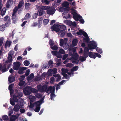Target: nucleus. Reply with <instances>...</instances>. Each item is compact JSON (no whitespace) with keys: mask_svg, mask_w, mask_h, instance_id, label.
<instances>
[{"mask_svg":"<svg viewBox=\"0 0 121 121\" xmlns=\"http://www.w3.org/2000/svg\"><path fill=\"white\" fill-rule=\"evenodd\" d=\"M30 14L29 13H27L25 17V20H26L30 18Z\"/></svg>","mask_w":121,"mask_h":121,"instance_id":"nucleus-47","label":"nucleus"},{"mask_svg":"<svg viewBox=\"0 0 121 121\" xmlns=\"http://www.w3.org/2000/svg\"><path fill=\"white\" fill-rule=\"evenodd\" d=\"M89 56L91 58L95 59V53L94 54L91 52H89Z\"/></svg>","mask_w":121,"mask_h":121,"instance_id":"nucleus-18","label":"nucleus"},{"mask_svg":"<svg viewBox=\"0 0 121 121\" xmlns=\"http://www.w3.org/2000/svg\"><path fill=\"white\" fill-rule=\"evenodd\" d=\"M69 4L67 1L64 2L62 4V6L64 7H68L69 5Z\"/></svg>","mask_w":121,"mask_h":121,"instance_id":"nucleus-23","label":"nucleus"},{"mask_svg":"<svg viewBox=\"0 0 121 121\" xmlns=\"http://www.w3.org/2000/svg\"><path fill=\"white\" fill-rule=\"evenodd\" d=\"M59 28H60V29H62V30H65L66 29V26L64 25H61L59 26Z\"/></svg>","mask_w":121,"mask_h":121,"instance_id":"nucleus-37","label":"nucleus"},{"mask_svg":"<svg viewBox=\"0 0 121 121\" xmlns=\"http://www.w3.org/2000/svg\"><path fill=\"white\" fill-rule=\"evenodd\" d=\"M17 96L19 98H21L20 97H22V94L21 92H19L17 94Z\"/></svg>","mask_w":121,"mask_h":121,"instance_id":"nucleus-54","label":"nucleus"},{"mask_svg":"<svg viewBox=\"0 0 121 121\" xmlns=\"http://www.w3.org/2000/svg\"><path fill=\"white\" fill-rule=\"evenodd\" d=\"M18 116H17L15 115H12L11 116L10 119V121H15L18 118Z\"/></svg>","mask_w":121,"mask_h":121,"instance_id":"nucleus-16","label":"nucleus"},{"mask_svg":"<svg viewBox=\"0 0 121 121\" xmlns=\"http://www.w3.org/2000/svg\"><path fill=\"white\" fill-rule=\"evenodd\" d=\"M44 102V98H43L35 102L34 104L35 107H40L41 105Z\"/></svg>","mask_w":121,"mask_h":121,"instance_id":"nucleus-7","label":"nucleus"},{"mask_svg":"<svg viewBox=\"0 0 121 121\" xmlns=\"http://www.w3.org/2000/svg\"><path fill=\"white\" fill-rule=\"evenodd\" d=\"M35 95L37 98H41L42 97V95L40 93H36V94H35Z\"/></svg>","mask_w":121,"mask_h":121,"instance_id":"nucleus-24","label":"nucleus"},{"mask_svg":"<svg viewBox=\"0 0 121 121\" xmlns=\"http://www.w3.org/2000/svg\"><path fill=\"white\" fill-rule=\"evenodd\" d=\"M48 65L50 67H52L53 66V63L52 60H49L48 62Z\"/></svg>","mask_w":121,"mask_h":121,"instance_id":"nucleus-52","label":"nucleus"},{"mask_svg":"<svg viewBox=\"0 0 121 121\" xmlns=\"http://www.w3.org/2000/svg\"><path fill=\"white\" fill-rule=\"evenodd\" d=\"M19 98L16 95L14 94L13 96V99L15 102H17L18 101Z\"/></svg>","mask_w":121,"mask_h":121,"instance_id":"nucleus-21","label":"nucleus"},{"mask_svg":"<svg viewBox=\"0 0 121 121\" xmlns=\"http://www.w3.org/2000/svg\"><path fill=\"white\" fill-rule=\"evenodd\" d=\"M66 31L65 30H60L59 32V34L61 37H63L64 36L65 33Z\"/></svg>","mask_w":121,"mask_h":121,"instance_id":"nucleus-19","label":"nucleus"},{"mask_svg":"<svg viewBox=\"0 0 121 121\" xmlns=\"http://www.w3.org/2000/svg\"><path fill=\"white\" fill-rule=\"evenodd\" d=\"M11 20L10 18H9V19L5 23V26H9L10 24Z\"/></svg>","mask_w":121,"mask_h":121,"instance_id":"nucleus-30","label":"nucleus"},{"mask_svg":"<svg viewBox=\"0 0 121 121\" xmlns=\"http://www.w3.org/2000/svg\"><path fill=\"white\" fill-rule=\"evenodd\" d=\"M88 44V47L90 49L91 51L93 49H95L97 47V44L94 41H90Z\"/></svg>","mask_w":121,"mask_h":121,"instance_id":"nucleus-2","label":"nucleus"},{"mask_svg":"<svg viewBox=\"0 0 121 121\" xmlns=\"http://www.w3.org/2000/svg\"><path fill=\"white\" fill-rule=\"evenodd\" d=\"M78 68V66H75L73 67L72 69H71V71L72 72H73L74 71H77Z\"/></svg>","mask_w":121,"mask_h":121,"instance_id":"nucleus-29","label":"nucleus"},{"mask_svg":"<svg viewBox=\"0 0 121 121\" xmlns=\"http://www.w3.org/2000/svg\"><path fill=\"white\" fill-rule=\"evenodd\" d=\"M59 52V53L61 54H64L65 53V51L62 48L60 49Z\"/></svg>","mask_w":121,"mask_h":121,"instance_id":"nucleus-43","label":"nucleus"},{"mask_svg":"<svg viewBox=\"0 0 121 121\" xmlns=\"http://www.w3.org/2000/svg\"><path fill=\"white\" fill-rule=\"evenodd\" d=\"M38 90L35 88H32L31 91V93L32 92L36 94L38 92Z\"/></svg>","mask_w":121,"mask_h":121,"instance_id":"nucleus-33","label":"nucleus"},{"mask_svg":"<svg viewBox=\"0 0 121 121\" xmlns=\"http://www.w3.org/2000/svg\"><path fill=\"white\" fill-rule=\"evenodd\" d=\"M10 104L13 106L15 105V103L13 99H10Z\"/></svg>","mask_w":121,"mask_h":121,"instance_id":"nucleus-62","label":"nucleus"},{"mask_svg":"<svg viewBox=\"0 0 121 121\" xmlns=\"http://www.w3.org/2000/svg\"><path fill=\"white\" fill-rule=\"evenodd\" d=\"M20 108V106L18 104L15 105L13 108L14 111L16 112L18 111Z\"/></svg>","mask_w":121,"mask_h":121,"instance_id":"nucleus-17","label":"nucleus"},{"mask_svg":"<svg viewBox=\"0 0 121 121\" xmlns=\"http://www.w3.org/2000/svg\"><path fill=\"white\" fill-rule=\"evenodd\" d=\"M52 54L54 56H56L58 52L57 51H52Z\"/></svg>","mask_w":121,"mask_h":121,"instance_id":"nucleus-50","label":"nucleus"},{"mask_svg":"<svg viewBox=\"0 0 121 121\" xmlns=\"http://www.w3.org/2000/svg\"><path fill=\"white\" fill-rule=\"evenodd\" d=\"M40 107H36V108L34 109V111L36 112H38L39 111Z\"/></svg>","mask_w":121,"mask_h":121,"instance_id":"nucleus-49","label":"nucleus"},{"mask_svg":"<svg viewBox=\"0 0 121 121\" xmlns=\"http://www.w3.org/2000/svg\"><path fill=\"white\" fill-rule=\"evenodd\" d=\"M56 56L58 58H62V56L58 52Z\"/></svg>","mask_w":121,"mask_h":121,"instance_id":"nucleus-58","label":"nucleus"},{"mask_svg":"<svg viewBox=\"0 0 121 121\" xmlns=\"http://www.w3.org/2000/svg\"><path fill=\"white\" fill-rule=\"evenodd\" d=\"M5 25H2L0 26V31H3L5 30Z\"/></svg>","mask_w":121,"mask_h":121,"instance_id":"nucleus-28","label":"nucleus"},{"mask_svg":"<svg viewBox=\"0 0 121 121\" xmlns=\"http://www.w3.org/2000/svg\"><path fill=\"white\" fill-rule=\"evenodd\" d=\"M14 65L13 66V69L14 70H17L19 68L21 65V64L19 62H14Z\"/></svg>","mask_w":121,"mask_h":121,"instance_id":"nucleus-9","label":"nucleus"},{"mask_svg":"<svg viewBox=\"0 0 121 121\" xmlns=\"http://www.w3.org/2000/svg\"><path fill=\"white\" fill-rule=\"evenodd\" d=\"M13 3V0H8L7 1L6 4V7L7 8H9Z\"/></svg>","mask_w":121,"mask_h":121,"instance_id":"nucleus-12","label":"nucleus"},{"mask_svg":"<svg viewBox=\"0 0 121 121\" xmlns=\"http://www.w3.org/2000/svg\"><path fill=\"white\" fill-rule=\"evenodd\" d=\"M47 88V86L46 85H44L43 86L41 85H39L37 86V90L41 92H46Z\"/></svg>","mask_w":121,"mask_h":121,"instance_id":"nucleus-3","label":"nucleus"},{"mask_svg":"<svg viewBox=\"0 0 121 121\" xmlns=\"http://www.w3.org/2000/svg\"><path fill=\"white\" fill-rule=\"evenodd\" d=\"M38 15V13H34L33 14V17L35 19L37 17Z\"/></svg>","mask_w":121,"mask_h":121,"instance_id":"nucleus-64","label":"nucleus"},{"mask_svg":"<svg viewBox=\"0 0 121 121\" xmlns=\"http://www.w3.org/2000/svg\"><path fill=\"white\" fill-rule=\"evenodd\" d=\"M49 22V20L48 19H44L43 21V24L44 25L47 24Z\"/></svg>","mask_w":121,"mask_h":121,"instance_id":"nucleus-27","label":"nucleus"},{"mask_svg":"<svg viewBox=\"0 0 121 121\" xmlns=\"http://www.w3.org/2000/svg\"><path fill=\"white\" fill-rule=\"evenodd\" d=\"M78 54L76 53L72 56V62L73 63H76L78 64L79 62V60H78Z\"/></svg>","mask_w":121,"mask_h":121,"instance_id":"nucleus-5","label":"nucleus"},{"mask_svg":"<svg viewBox=\"0 0 121 121\" xmlns=\"http://www.w3.org/2000/svg\"><path fill=\"white\" fill-rule=\"evenodd\" d=\"M51 48L53 50H56L58 49V47H57L56 45H55L53 46H52L51 47Z\"/></svg>","mask_w":121,"mask_h":121,"instance_id":"nucleus-42","label":"nucleus"},{"mask_svg":"<svg viewBox=\"0 0 121 121\" xmlns=\"http://www.w3.org/2000/svg\"><path fill=\"white\" fill-rule=\"evenodd\" d=\"M18 9L19 8L18 7H15L14 8L13 11V13H12V14H13H13L15 15L16 12L18 11Z\"/></svg>","mask_w":121,"mask_h":121,"instance_id":"nucleus-31","label":"nucleus"},{"mask_svg":"<svg viewBox=\"0 0 121 121\" xmlns=\"http://www.w3.org/2000/svg\"><path fill=\"white\" fill-rule=\"evenodd\" d=\"M12 43V42L11 41H7L5 43V48H6L7 47H9L11 44Z\"/></svg>","mask_w":121,"mask_h":121,"instance_id":"nucleus-15","label":"nucleus"},{"mask_svg":"<svg viewBox=\"0 0 121 121\" xmlns=\"http://www.w3.org/2000/svg\"><path fill=\"white\" fill-rule=\"evenodd\" d=\"M55 87L53 86H50L48 88L46 92L48 93V91H50V93H54V92L55 90Z\"/></svg>","mask_w":121,"mask_h":121,"instance_id":"nucleus-10","label":"nucleus"},{"mask_svg":"<svg viewBox=\"0 0 121 121\" xmlns=\"http://www.w3.org/2000/svg\"><path fill=\"white\" fill-rule=\"evenodd\" d=\"M47 10V13L49 15H52L54 14L55 11V9H54L52 8H48V9Z\"/></svg>","mask_w":121,"mask_h":121,"instance_id":"nucleus-8","label":"nucleus"},{"mask_svg":"<svg viewBox=\"0 0 121 121\" xmlns=\"http://www.w3.org/2000/svg\"><path fill=\"white\" fill-rule=\"evenodd\" d=\"M86 57L84 56H80L79 58V59L81 62H83L86 60Z\"/></svg>","mask_w":121,"mask_h":121,"instance_id":"nucleus-26","label":"nucleus"},{"mask_svg":"<svg viewBox=\"0 0 121 121\" xmlns=\"http://www.w3.org/2000/svg\"><path fill=\"white\" fill-rule=\"evenodd\" d=\"M30 72V70L29 69H27L26 70V72L25 75L26 76H27L29 75Z\"/></svg>","mask_w":121,"mask_h":121,"instance_id":"nucleus-61","label":"nucleus"},{"mask_svg":"<svg viewBox=\"0 0 121 121\" xmlns=\"http://www.w3.org/2000/svg\"><path fill=\"white\" fill-rule=\"evenodd\" d=\"M2 118L4 120L6 121L8 120V117L7 115H4L2 117Z\"/></svg>","mask_w":121,"mask_h":121,"instance_id":"nucleus-38","label":"nucleus"},{"mask_svg":"<svg viewBox=\"0 0 121 121\" xmlns=\"http://www.w3.org/2000/svg\"><path fill=\"white\" fill-rule=\"evenodd\" d=\"M20 82L19 83L18 85L20 86H22L24 84L25 81L22 80H20Z\"/></svg>","mask_w":121,"mask_h":121,"instance_id":"nucleus-36","label":"nucleus"},{"mask_svg":"<svg viewBox=\"0 0 121 121\" xmlns=\"http://www.w3.org/2000/svg\"><path fill=\"white\" fill-rule=\"evenodd\" d=\"M95 58L96 57H98L99 58H100L101 56V55L98 53H95Z\"/></svg>","mask_w":121,"mask_h":121,"instance_id":"nucleus-63","label":"nucleus"},{"mask_svg":"<svg viewBox=\"0 0 121 121\" xmlns=\"http://www.w3.org/2000/svg\"><path fill=\"white\" fill-rule=\"evenodd\" d=\"M58 75V76H57V78H56V81L57 82H58L61 79V76L60 74Z\"/></svg>","mask_w":121,"mask_h":121,"instance_id":"nucleus-59","label":"nucleus"},{"mask_svg":"<svg viewBox=\"0 0 121 121\" xmlns=\"http://www.w3.org/2000/svg\"><path fill=\"white\" fill-rule=\"evenodd\" d=\"M73 64L70 63H67L66 65V66L67 67L71 68L73 66Z\"/></svg>","mask_w":121,"mask_h":121,"instance_id":"nucleus-48","label":"nucleus"},{"mask_svg":"<svg viewBox=\"0 0 121 121\" xmlns=\"http://www.w3.org/2000/svg\"><path fill=\"white\" fill-rule=\"evenodd\" d=\"M90 39H89V36L85 38H84L83 39V41L86 43H89V41Z\"/></svg>","mask_w":121,"mask_h":121,"instance_id":"nucleus-20","label":"nucleus"},{"mask_svg":"<svg viewBox=\"0 0 121 121\" xmlns=\"http://www.w3.org/2000/svg\"><path fill=\"white\" fill-rule=\"evenodd\" d=\"M96 51L98 53L100 54H101L102 53V51L101 49H100L98 47H97L96 48Z\"/></svg>","mask_w":121,"mask_h":121,"instance_id":"nucleus-46","label":"nucleus"},{"mask_svg":"<svg viewBox=\"0 0 121 121\" xmlns=\"http://www.w3.org/2000/svg\"><path fill=\"white\" fill-rule=\"evenodd\" d=\"M64 43V40L62 39H60V43L59 44L60 46H62L63 45Z\"/></svg>","mask_w":121,"mask_h":121,"instance_id":"nucleus-56","label":"nucleus"},{"mask_svg":"<svg viewBox=\"0 0 121 121\" xmlns=\"http://www.w3.org/2000/svg\"><path fill=\"white\" fill-rule=\"evenodd\" d=\"M62 72L63 73H67L68 72L69 70L66 69H64V68H62L61 69Z\"/></svg>","mask_w":121,"mask_h":121,"instance_id":"nucleus-35","label":"nucleus"},{"mask_svg":"<svg viewBox=\"0 0 121 121\" xmlns=\"http://www.w3.org/2000/svg\"><path fill=\"white\" fill-rule=\"evenodd\" d=\"M78 41L77 39H74L72 41V45L73 46H75L77 45Z\"/></svg>","mask_w":121,"mask_h":121,"instance_id":"nucleus-22","label":"nucleus"},{"mask_svg":"<svg viewBox=\"0 0 121 121\" xmlns=\"http://www.w3.org/2000/svg\"><path fill=\"white\" fill-rule=\"evenodd\" d=\"M83 31L82 30H79L78 32H77L76 33L78 35H82Z\"/></svg>","mask_w":121,"mask_h":121,"instance_id":"nucleus-39","label":"nucleus"},{"mask_svg":"<svg viewBox=\"0 0 121 121\" xmlns=\"http://www.w3.org/2000/svg\"><path fill=\"white\" fill-rule=\"evenodd\" d=\"M14 84L13 83L12 84L10 85L8 87V89L9 90L12 89L13 87L14 86Z\"/></svg>","mask_w":121,"mask_h":121,"instance_id":"nucleus-51","label":"nucleus"},{"mask_svg":"<svg viewBox=\"0 0 121 121\" xmlns=\"http://www.w3.org/2000/svg\"><path fill=\"white\" fill-rule=\"evenodd\" d=\"M23 63L26 66H28L30 64L29 62L27 60H25Z\"/></svg>","mask_w":121,"mask_h":121,"instance_id":"nucleus-40","label":"nucleus"},{"mask_svg":"<svg viewBox=\"0 0 121 121\" xmlns=\"http://www.w3.org/2000/svg\"><path fill=\"white\" fill-rule=\"evenodd\" d=\"M48 6H43L39 8L38 11V13H39V16H41L45 13V11L44 10H46L48 9Z\"/></svg>","mask_w":121,"mask_h":121,"instance_id":"nucleus-4","label":"nucleus"},{"mask_svg":"<svg viewBox=\"0 0 121 121\" xmlns=\"http://www.w3.org/2000/svg\"><path fill=\"white\" fill-rule=\"evenodd\" d=\"M23 4V1H20L18 4V7L19 9L21 8Z\"/></svg>","mask_w":121,"mask_h":121,"instance_id":"nucleus-34","label":"nucleus"},{"mask_svg":"<svg viewBox=\"0 0 121 121\" xmlns=\"http://www.w3.org/2000/svg\"><path fill=\"white\" fill-rule=\"evenodd\" d=\"M83 55L84 57L86 58L89 56V53H88L87 52H84Z\"/></svg>","mask_w":121,"mask_h":121,"instance_id":"nucleus-45","label":"nucleus"},{"mask_svg":"<svg viewBox=\"0 0 121 121\" xmlns=\"http://www.w3.org/2000/svg\"><path fill=\"white\" fill-rule=\"evenodd\" d=\"M59 25L57 24H55L51 26V29L52 31H54L57 32H59L60 29L59 27H59Z\"/></svg>","mask_w":121,"mask_h":121,"instance_id":"nucleus-6","label":"nucleus"},{"mask_svg":"<svg viewBox=\"0 0 121 121\" xmlns=\"http://www.w3.org/2000/svg\"><path fill=\"white\" fill-rule=\"evenodd\" d=\"M49 43L50 45L51 46V47H52V46H54L55 44L54 42L52 39H50L49 40Z\"/></svg>","mask_w":121,"mask_h":121,"instance_id":"nucleus-25","label":"nucleus"},{"mask_svg":"<svg viewBox=\"0 0 121 121\" xmlns=\"http://www.w3.org/2000/svg\"><path fill=\"white\" fill-rule=\"evenodd\" d=\"M17 102V103L20 106H23L24 105V101L23 99L21 98H19L18 101Z\"/></svg>","mask_w":121,"mask_h":121,"instance_id":"nucleus-11","label":"nucleus"},{"mask_svg":"<svg viewBox=\"0 0 121 121\" xmlns=\"http://www.w3.org/2000/svg\"><path fill=\"white\" fill-rule=\"evenodd\" d=\"M42 2L43 3H44L46 4H48L49 2L47 0H42Z\"/></svg>","mask_w":121,"mask_h":121,"instance_id":"nucleus-57","label":"nucleus"},{"mask_svg":"<svg viewBox=\"0 0 121 121\" xmlns=\"http://www.w3.org/2000/svg\"><path fill=\"white\" fill-rule=\"evenodd\" d=\"M72 12H71V13L73 15V16L77 14L76 12V11L74 9H72Z\"/></svg>","mask_w":121,"mask_h":121,"instance_id":"nucleus-44","label":"nucleus"},{"mask_svg":"<svg viewBox=\"0 0 121 121\" xmlns=\"http://www.w3.org/2000/svg\"><path fill=\"white\" fill-rule=\"evenodd\" d=\"M15 78L14 76L10 75L9 76L8 79L9 82L10 83L12 82L15 81Z\"/></svg>","mask_w":121,"mask_h":121,"instance_id":"nucleus-14","label":"nucleus"},{"mask_svg":"<svg viewBox=\"0 0 121 121\" xmlns=\"http://www.w3.org/2000/svg\"><path fill=\"white\" fill-rule=\"evenodd\" d=\"M14 54V51H10L8 53V55L12 56L13 55V54Z\"/></svg>","mask_w":121,"mask_h":121,"instance_id":"nucleus-53","label":"nucleus"},{"mask_svg":"<svg viewBox=\"0 0 121 121\" xmlns=\"http://www.w3.org/2000/svg\"><path fill=\"white\" fill-rule=\"evenodd\" d=\"M24 72L21 67L19 69V70L18 72V73L20 74H23Z\"/></svg>","mask_w":121,"mask_h":121,"instance_id":"nucleus-55","label":"nucleus"},{"mask_svg":"<svg viewBox=\"0 0 121 121\" xmlns=\"http://www.w3.org/2000/svg\"><path fill=\"white\" fill-rule=\"evenodd\" d=\"M30 4L28 3H26L25 4V9H28L30 8Z\"/></svg>","mask_w":121,"mask_h":121,"instance_id":"nucleus-32","label":"nucleus"},{"mask_svg":"<svg viewBox=\"0 0 121 121\" xmlns=\"http://www.w3.org/2000/svg\"><path fill=\"white\" fill-rule=\"evenodd\" d=\"M9 18H10L9 17V16L8 15H7L4 18V21L6 22L8 20Z\"/></svg>","mask_w":121,"mask_h":121,"instance_id":"nucleus-60","label":"nucleus"},{"mask_svg":"<svg viewBox=\"0 0 121 121\" xmlns=\"http://www.w3.org/2000/svg\"><path fill=\"white\" fill-rule=\"evenodd\" d=\"M31 87L27 86L24 87L23 89L24 94L27 95H29L31 94Z\"/></svg>","mask_w":121,"mask_h":121,"instance_id":"nucleus-1","label":"nucleus"},{"mask_svg":"<svg viewBox=\"0 0 121 121\" xmlns=\"http://www.w3.org/2000/svg\"><path fill=\"white\" fill-rule=\"evenodd\" d=\"M73 17L75 20V21H79V19H78V15L77 14L73 16Z\"/></svg>","mask_w":121,"mask_h":121,"instance_id":"nucleus-41","label":"nucleus"},{"mask_svg":"<svg viewBox=\"0 0 121 121\" xmlns=\"http://www.w3.org/2000/svg\"><path fill=\"white\" fill-rule=\"evenodd\" d=\"M12 22L13 23H16L17 21V18L15 14L12 15Z\"/></svg>","mask_w":121,"mask_h":121,"instance_id":"nucleus-13","label":"nucleus"}]
</instances>
